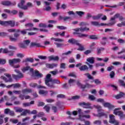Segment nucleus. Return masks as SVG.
<instances>
[{
	"label": "nucleus",
	"mask_w": 125,
	"mask_h": 125,
	"mask_svg": "<svg viewBox=\"0 0 125 125\" xmlns=\"http://www.w3.org/2000/svg\"><path fill=\"white\" fill-rule=\"evenodd\" d=\"M74 31H75L76 32H73V35H78V37L79 38H86L87 37V34H83L82 33H78V32H84V31H88L89 30V28L87 27H80V28H77L76 29H73Z\"/></svg>",
	"instance_id": "1"
},
{
	"label": "nucleus",
	"mask_w": 125,
	"mask_h": 125,
	"mask_svg": "<svg viewBox=\"0 0 125 125\" xmlns=\"http://www.w3.org/2000/svg\"><path fill=\"white\" fill-rule=\"evenodd\" d=\"M52 80L51 78V75L48 74L46 75V78H45V83L48 87L50 88H55V86L53 85L52 83H50Z\"/></svg>",
	"instance_id": "2"
},
{
	"label": "nucleus",
	"mask_w": 125,
	"mask_h": 125,
	"mask_svg": "<svg viewBox=\"0 0 125 125\" xmlns=\"http://www.w3.org/2000/svg\"><path fill=\"white\" fill-rule=\"evenodd\" d=\"M0 25L2 26H11V27H14V26H18L19 25V22H16L15 23V21H0Z\"/></svg>",
	"instance_id": "3"
},
{
	"label": "nucleus",
	"mask_w": 125,
	"mask_h": 125,
	"mask_svg": "<svg viewBox=\"0 0 125 125\" xmlns=\"http://www.w3.org/2000/svg\"><path fill=\"white\" fill-rule=\"evenodd\" d=\"M20 62H21V60L19 58L9 60V64L10 66L13 67V68H19L20 65H19V64L15 65V64H17V63H20Z\"/></svg>",
	"instance_id": "4"
},
{
	"label": "nucleus",
	"mask_w": 125,
	"mask_h": 125,
	"mask_svg": "<svg viewBox=\"0 0 125 125\" xmlns=\"http://www.w3.org/2000/svg\"><path fill=\"white\" fill-rule=\"evenodd\" d=\"M79 106L81 107H83L84 109H90L92 110L93 109V106H90L91 104L89 103H84L83 102H81L79 103Z\"/></svg>",
	"instance_id": "5"
},
{
	"label": "nucleus",
	"mask_w": 125,
	"mask_h": 125,
	"mask_svg": "<svg viewBox=\"0 0 125 125\" xmlns=\"http://www.w3.org/2000/svg\"><path fill=\"white\" fill-rule=\"evenodd\" d=\"M119 110H121L120 108H116L113 111V114L115 115H118L120 117L121 120H123V118H125V114H124V112L122 111H119Z\"/></svg>",
	"instance_id": "6"
},
{
	"label": "nucleus",
	"mask_w": 125,
	"mask_h": 125,
	"mask_svg": "<svg viewBox=\"0 0 125 125\" xmlns=\"http://www.w3.org/2000/svg\"><path fill=\"white\" fill-rule=\"evenodd\" d=\"M7 78L4 76H1L0 79L4 81L5 83H11L13 82L12 78H11V75L8 74H4Z\"/></svg>",
	"instance_id": "7"
},
{
	"label": "nucleus",
	"mask_w": 125,
	"mask_h": 125,
	"mask_svg": "<svg viewBox=\"0 0 125 125\" xmlns=\"http://www.w3.org/2000/svg\"><path fill=\"white\" fill-rule=\"evenodd\" d=\"M1 3V4H2V5H5L6 6H14L16 5V2H11L10 1L8 0L2 1Z\"/></svg>",
	"instance_id": "8"
},
{
	"label": "nucleus",
	"mask_w": 125,
	"mask_h": 125,
	"mask_svg": "<svg viewBox=\"0 0 125 125\" xmlns=\"http://www.w3.org/2000/svg\"><path fill=\"white\" fill-rule=\"evenodd\" d=\"M20 37V34L17 33L14 34V37L12 36H9L10 41L11 42H15L18 41V38Z\"/></svg>",
	"instance_id": "9"
},
{
	"label": "nucleus",
	"mask_w": 125,
	"mask_h": 125,
	"mask_svg": "<svg viewBox=\"0 0 125 125\" xmlns=\"http://www.w3.org/2000/svg\"><path fill=\"white\" fill-rule=\"evenodd\" d=\"M2 53L8 54L9 56H13L14 55V52L13 51H9L7 48L3 49Z\"/></svg>",
	"instance_id": "10"
},
{
	"label": "nucleus",
	"mask_w": 125,
	"mask_h": 125,
	"mask_svg": "<svg viewBox=\"0 0 125 125\" xmlns=\"http://www.w3.org/2000/svg\"><path fill=\"white\" fill-rule=\"evenodd\" d=\"M18 74V75H16L15 74H12V77L13 78V79H14L15 80H16V81H18L19 79H22V78H23L24 77V76L23 75V74H22V73L20 72Z\"/></svg>",
	"instance_id": "11"
},
{
	"label": "nucleus",
	"mask_w": 125,
	"mask_h": 125,
	"mask_svg": "<svg viewBox=\"0 0 125 125\" xmlns=\"http://www.w3.org/2000/svg\"><path fill=\"white\" fill-rule=\"evenodd\" d=\"M29 85L31 87H36V86H37V88H46V87L44 86H42L41 85H38V84H37L36 83H30Z\"/></svg>",
	"instance_id": "12"
},
{
	"label": "nucleus",
	"mask_w": 125,
	"mask_h": 125,
	"mask_svg": "<svg viewBox=\"0 0 125 125\" xmlns=\"http://www.w3.org/2000/svg\"><path fill=\"white\" fill-rule=\"evenodd\" d=\"M26 2L25 0H21V2L18 4V7L21 8V9H23V10H25V5H24V4Z\"/></svg>",
	"instance_id": "13"
},
{
	"label": "nucleus",
	"mask_w": 125,
	"mask_h": 125,
	"mask_svg": "<svg viewBox=\"0 0 125 125\" xmlns=\"http://www.w3.org/2000/svg\"><path fill=\"white\" fill-rule=\"evenodd\" d=\"M68 42L71 43V44H76L77 45L79 43V41L74 38H71L68 40Z\"/></svg>",
	"instance_id": "14"
},
{
	"label": "nucleus",
	"mask_w": 125,
	"mask_h": 125,
	"mask_svg": "<svg viewBox=\"0 0 125 125\" xmlns=\"http://www.w3.org/2000/svg\"><path fill=\"white\" fill-rule=\"evenodd\" d=\"M109 123L110 124H116V123H118V121L115 120V116L113 114L109 115Z\"/></svg>",
	"instance_id": "15"
},
{
	"label": "nucleus",
	"mask_w": 125,
	"mask_h": 125,
	"mask_svg": "<svg viewBox=\"0 0 125 125\" xmlns=\"http://www.w3.org/2000/svg\"><path fill=\"white\" fill-rule=\"evenodd\" d=\"M58 66L57 63H47L46 64V66L47 68H49L50 69H53V68H55Z\"/></svg>",
	"instance_id": "16"
},
{
	"label": "nucleus",
	"mask_w": 125,
	"mask_h": 125,
	"mask_svg": "<svg viewBox=\"0 0 125 125\" xmlns=\"http://www.w3.org/2000/svg\"><path fill=\"white\" fill-rule=\"evenodd\" d=\"M91 25H93V26H105L107 25V24L102 23L100 24H99V22L96 21H91Z\"/></svg>",
	"instance_id": "17"
},
{
	"label": "nucleus",
	"mask_w": 125,
	"mask_h": 125,
	"mask_svg": "<svg viewBox=\"0 0 125 125\" xmlns=\"http://www.w3.org/2000/svg\"><path fill=\"white\" fill-rule=\"evenodd\" d=\"M104 106L105 108H108V109H113V108H114L115 107L113 104H111L109 103H106L104 104Z\"/></svg>",
	"instance_id": "18"
},
{
	"label": "nucleus",
	"mask_w": 125,
	"mask_h": 125,
	"mask_svg": "<svg viewBox=\"0 0 125 125\" xmlns=\"http://www.w3.org/2000/svg\"><path fill=\"white\" fill-rule=\"evenodd\" d=\"M26 28H28L26 29L28 31H33V27L34 26V24L33 23H27L25 25Z\"/></svg>",
	"instance_id": "19"
},
{
	"label": "nucleus",
	"mask_w": 125,
	"mask_h": 125,
	"mask_svg": "<svg viewBox=\"0 0 125 125\" xmlns=\"http://www.w3.org/2000/svg\"><path fill=\"white\" fill-rule=\"evenodd\" d=\"M50 83H53L54 86H55L54 83H56L57 84H60L61 83V82L58 79H52V81H51Z\"/></svg>",
	"instance_id": "20"
},
{
	"label": "nucleus",
	"mask_w": 125,
	"mask_h": 125,
	"mask_svg": "<svg viewBox=\"0 0 125 125\" xmlns=\"http://www.w3.org/2000/svg\"><path fill=\"white\" fill-rule=\"evenodd\" d=\"M21 112V116H27V114H31V111L28 109H23Z\"/></svg>",
	"instance_id": "21"
},
{
	"label": "nucleus",
	"mask_w": 125,
	"mask_h": 125,
	"mask_svg": "<svg viewBox=\"0 0 125 125\" xmlns=\"http://www.w3.org/2000/svg\"><path fill=\"white\" fill-rule=\"evenodd\" d=\"M49 61H51L54 60V61H58L59 60V57L58 56H56L54 57V56H51L48 57Z\"/></svg>",
	"instance_id": "22"
},
{
	"label": "nucleus",
	"mask_w": 125,
	"mask_h": 125,
	"mask_svg": "<svg viewBox=\"0 0 125 125\" xmlns=\"http://www.w3.org/2000/svg\"><path fill=\"white\" fill-rule=\"evenodd\" d=\"M32 89L30 88H26L22 90L21 92L23 94H27V93H32Z\"/></svg>",
	"instance_id": "23"
},
{
	"label": "nucleus",
	"mask_w": 125,
	"mask_h": 125,
	"mask_svg": "<svg viewBox=\"0 0 125 125\" xmlns=\"http://www.w3.org/2000/svg\"><path fill=\"white\" fill-rule=\"evenodd\" d=\"M103 15L102 14H99L96 16H92V18L93 20H99V19L101 18Z\"/></svg>",
	"instance_id": "24"
},
{
	"label": "nucleus",
	"mask_w": 125,
	"mask_h": 125,
	"mask_svg": "<svg viewBox=\"0 0 125 125\" xmlns=\"http://www.w3.org/2000/svg\"><path fill=\"white\" fill-rule=\"evenodd\" d=\"M107 37H103L101 41V44H102V45H105L107 42Z\"/></svg>",
	"instance_id": "25"
},
{
	"label": "nucleus",
	"mask_w": 125,
	"mask_h": 125,
	"mask_svg": "<svg viewBox=\"0 0 125 125\" xmlns=\"http://www.w3.org/2000/svg\"><path fill=\"white\" fill-rule=\"evenodd\" d=\"M34 46H36L37 47H40V46H41L40 43L32 42L30 44V47H34Z\"/></svg>",
	"instance_id": "26"
},
{
	"label": "nucleus",
	"mask_w": 125,
	"mask_h": 125,
	"mask_svg": "<svg viewBox=\"0 0 125 125\" xmlns=\"http://www.w3.org/2000/svg\"><path fill=\"white\" fill-rule=\"evenodd\" d=\"M95 58L94 57H90L87 59L86 61L89 62L90 64H94V60Z\"/></svg>",
	"instance_id": "27"
},
{
	"label": "nucleus",
	"mask_w": 125,
	"mask_h": 125,
	"mask_svg": "<svg viewBox=\"0 0 125 125\" xmlns=\"http://www.w3.org/2000/svg\"><path fill=\"white\" fill-rule=\"evenodd\" d=\"M79 70H80V71H87L88 70V67L87 65H83L79 68Z\"/></svg>",
	"instance_id": "28"
},
{
	"label": "nucleus",
	"mask_w": 125,
	"mask_h": 125,
	"mask_svg": "<svg viewBox=\"0 0 125 125\" xmlns=\"http://www.w3.org/2000/svg\"><path fill=\"white\" fill-rule=\"evenodd\" d=\"M28 7H33V4L31 2H28L24 5V10H27Z\"/></svg>",
	"instance_id": "29"
},
{
	"label": "nucleus",
	"mask_w": 125,
	"mask_h": 125,
	"mask_svg": "<svg viewBox=\"0 0 125 125\" xmlns=\"http://www.w3.org/2000/svg\"><path fill=\"white\" fill-rule=\"evenodd\" d=\"M9 33H14L16 32V33H20V29H9L7 30Z\"/></svg>",
	"instance_id": "30"
},
{
	"label": "nucleus",
	"mask_w": 125,
	"mask_h": 125,
	"mask_svg": "<svg viewBox=\"0 0 125 125\" xmlns=\"http://www.w3.org/2000/svg\"><path fill=\"white\" fill-rule=\"evenodd\" d=\"M35 75L36 77H37V78H42L43 76L42 74L40 73L39 72V71L36 70L35 72Z\"/></svg>",
	"instance_id": "31"
},
{
	"label": "nucleus",
	"mask_w": 125,
	"mask_h": 125,
	"mask_svg": "<svg viewBox=\"0 0 125 125\" xmlns=\"http://www.w3.org/2000/svg\"><path fill=\"white\" fill-rule=\"evenodd\" d=\"M15 110L16 113H22V111H24V109L18 107H15Z\"/></svg>",
	"instance_id": "32"
},
{
	"label": "nucleus",
	"mask_w": 125,
	"mask_h": 125,
	"mask_svg": "<svg viewBox=\"0 0 125 125\" xmlns=\"http://www.w3.org/2000/svg\"><path fill=\"white\" fill-rule=\"evenodd\" d=\"M97 117H104L106 119H107L108 118V115H107V114L104 112H101L98 114Z\"/></svg>",
	"instance_id": "33"
},
{
	"label": "nucleus",
	"mask_w": 125,
	"mask_h": 125,
	"mask_svg": "<svg viewBox=\"0 0 125 125\" xmlns=\"http://www.w3.org/2000/svg\"><path fill=\"white\" fill-rule=\"evenodd\" d=\"M79 46V48L77 49V50H80V51H83V50H84V48L83 47V46L82 45V44L78 42V43L77 44Z\"/></svg>",
	"instance_id": "34"
},
{
	"label": "nucleus",
	"mask_w": 125,
	"mask_h": 125,
	"mask_svg": "<svg viewBox=\"0 0 125 125\" xmlns=\"http://www.w3.org/2000/svg\"><path fill=\"white\" fill-rule=\"evenodd\" d=\"M124 96H125V94L121 92L119 94L115 96V98L116 99H120V98H122L124 97Z\"/></svg>",
	"instance_id": "35"
},
{
	"label": "nucleus",
	"mask_w": 125,
	"mask_h": 125,
	"mask_svg": "<svg viewBox=\"0 0 125 125\" xmlns=\"http://www.w3.org/2000/svg\"><path fill=\"white\" fill-rule=\"evenodd\" d=\"M76 82V80L73 79H70L68 81V83L69 84L70 86H72V85H75L74 83H75V82Z\"/></svg>",
	"instance_id": "36"
},
{
	"label": "nucleus",
	"mask_w": 125,
	"mask_h": 125,
	"mask_svg": "<svg viewBox=\"0 0 125 125\" xmlns=\"http://www.w3.org/2000/svg\"><path fill=\"white\" fill-rule=\"evenodd\" d=\"M84 76L86 77L88 80H93V77L91 76V75H90V74L89 73L84 74Z\"/></svg>",
	"instance_id": "37"
},
{
	"label": "nucleus",
	"mask_w": 125,
	"mask_h": 125,
	"mask_svg": "<svg viewBox=\"0 0 125 125\" xmlns=\"http://www.w3.org/2000/svg\"><path fill=\"white\" fill-rule=\"evenodd\" d=\"M39 94L42 95H46V94H48V92L47 91H45L43 90H40L39 91Z\"/></svg>",
	"instance_id": "38"
},
{
	"label": "nucleus",
	"mask_w": 125,
	"mask_h": 125,
	"mask_svg": "<svg viewBox=\"0 0 125 125\" xmlns=\"http://www.w3.org/2000/svg\"><path fill=\"white\" fill-rule=\"evenodd\" d=\"M24 62H31V63H33V62H34V60L32 58H26L24 61H22L23 63Z\"/></svg>",
	"instance_id": "39"
},
{
	"label": "nucleus",
	"mask_w": 125,
	"mask_h": 125,
	"mask_svg": "<svg viewBox=\"0 0 125 125\" xmlns=\"http://www.w3.org/2000/svg\"><path fill=\"white\" fill-rule=\"evenodd\" d=\"M51 41L53 40L55 41V42H64V40L62 39H60L58 38H51Z\"/></svg>",
	"instance_id": "40"
},
{
	"label": "nucleus",
	"mask_w": 125,
	"mask_h": 125,
	"mask_svg": "<svg viewBox=\"0 0 125 125\" xmlns=\"http://www.w3.org/2000/svg\"><path fill=\"white\" fill-rule=\"evenodd\" d=\"M43 109L45 110L47 113H49V111L50 110V107L47 104L44 106Z\"/></svg>",
	"instance_id": "41"
},
{
	"label": "nucleus",
	"mask_w": 125,
	"mask_h": 125,
	"mask_svg": "<svg viewBox=\"0 0 125 125\" xmlns=\"http://www.w3.org/2000/svg\"><path fill=\"white\" fill-rule=\"evenodd\" d=\"M30 42H31V41L30 40H26L23 41V43L26 45V47L30 44Z\"/></svg>",
	"instance_id": "42"
},
{
	"label": "nucleus",
	"mask_w": 125,
	"mask_h": 125,
	"mask_svg": "<svg viewBox=\"0 0 125 125\" xmlns=\"http://www.w3.org/2000/svg\"><path fill=\"white\" fill-rule=\"evenodd\" d=\"M119 83L121 85V86H123V87H125V81L122 80H119Z\"/></svg>",
	"instance_id": "43"
},
{
	"label": "nucleus",
	"mask_w": 125,
	"mask_h": 125,
	"mask_svg": "<svg viewBox=\"0 0 125 125\" xmlns=\"http://www.w3.org/2000/svg\"><path fill=\"white\" fill-rule=\"evenodd\" d=\"M119 17H120V14H116L113 17L111 18V21L115 20L116 19H117V18H119Z\"/></svg>",
	"instance_id": "44"
},
{
	"label": "nucleus",
	"mask_w": 125,
	"mask_h": 125,
	"mask_svg": "<svg viewBox=\"0 0 125 125\" xmlns=\"http://www.w3.org/2000/svg\"><path fill=\"white\" fill-rule=\"evenodd\" d=\"M116 24V21H111L110 19V22L107 24V26H113V25H115Z\"/></svg>",
	"instance_id": "45"
},
{
	"label": "nucleus",
	"mask_w": 125,
	"mask_h": 125,
	"mask_svg": "<svg viewBox=\"0 0 125 125\" xmlns=\"http://www.w3.org/2000/svg\"><path fill=\"white\" fill-rule=\"evenodd\" d=\"M89 39L91 40H98V38L96 37V35H90L89 36Z\"/></svg>",
	"instance_id": "46"
},
{
	"label": "nucleus",
	"mask_w": 125,
	"mask_h": 125,
	"mask_svg": "<svg viewBox=\"0 0 125 125\" xmlns=\"http://www.w3.org/2000/svg\"><path fill=\"white\" fill-rule=\"evenodd\" d=\"M72 54V51H68L65 53H63L62 54V56H64L65 55H66V56L68 55H70Z\"/></svg>",
	"instance_id": "47"
},
{
	"label": "nucleus",
	"mask_w": 125,
	"mask_h": 125,
	"mask_svg": "<svg viewBox=\"0 0 125 125\" xmlns=\"http://www.w3.org/2000/svg\"><path fill=\"white\" fill-rule=\"evenodd\" d=\"M85 87H88V88L92 87V85H90L88 83H86L85 85H83V89H84V88H85Z\"/></svg>",
	"instance_id": "48"
},
{
	"label": "nucleus",
	"mask_w": 125,
	"mask_h": 125,
	"mask_svg": "<svg viewBox=\"0 0 125 125\" xmlns=\"http://www.w3.org/2000/svg\"><path fill=\"white\" fill-rule=\"evenodd\" d=\"M39 26L40 28H46V27H47V25H46V24L42 23H40Z\"/></svg>",
	"instance_id": "49"
},
{
	"label": "nucleus",
	"mask_w": 125,
	"mask_h": 125,
	"mask_svg": "<svg viewBox=\"0 0 125 125\" xmlns=\"http://www.w3.org/2000/svg\"><path fill=\"white\" fill-rule=\"evenodd\" d=\"M19 46L21 48H27V46L23 43H21L19 44Z\"/></svg>",
	"instance_id": "50"
},
{
	"label": "nucleus",
	"mask_w": 125,
	"mask_h": 125,
	"mask_svg": "<svg viewBox=\"0 0 125 125\" xmlns=\"http://www.w3.org/2000/svg\"><path fill=\"white\" fill-rule=\"evenodd\" d=\"M61 69H66V63L62 62L60 64Z\"/></svg>",
	"instance_id": "51"
},
{
	"label": "nucleus",
	"mask_w": 125,
	"mask_h": 125,
	"mask_svg": "<svg viewBox=\"0 0 125 125\" xmlns=\"http://www.w3.org/2000/svg\"><path fill=\"white\" fill-rule=\"evenodd\" d=\"M117 42L119 43H125V40H124L122 39H117Z\"/></svg>",
	"instance_id": "52"
},
{
	"label": "nucleus",
	"mask_w": 125,
	"mask_h": 125,
	"mask_svg": "<svg viewBox=\"0 0 125 125\" xmlns=\"http://www.w3.org/2000/svg\"><path fill=\"white\" fill-rule=\"evenodd\" d=\"M69 77H72L73 78H77V75H76V73L75 72L70 73L68 75Z\"/></svg>",
	"instance_id": "53"
},
{
	"label": "nucleus",
	"mask_w": 125,
	"mask_h": 125,
	"mask_svg": "<svg viewBox=\"0 0 125 125\" xmlns=\"http://www.w3.org/2000/svg\"><path fill=\"white\" fill-rule=\"evenodd\" d=\"M44 116V113L43 112H40L37 114V117L39 118H42V117H43Z\"/></svg>",
	"instance_id": "54"
},
{
	"label": "nucleus",
	"mask_w": 125,
	"mask_h": 125,
	"mask_svg": "<svg viewBox=\"0 0 125 125\" xmlns=\"http://www.w3.org/2000/svg\"><path fill=\"white\" fill-rule=\"evenodd\" d=\"M57 28L60 29V30H66V29H67L66 27L63 26H57Z\"/></svg>",
	"instance_id": "55"
},
{
	"label": "nucleus",
	"mask_w": 125,
	"mask_h": 125,
	"mask_svg": "<svg viewBox=\"0 0 125 125\" xmlns=\"http://www.w3.org/2000/svg\"><path fill=\"white\" fill-rule=\"evenodd\" d=\"M76 13L79 15V16H83L84 14V12L82 11H76Z\"/></svg>",
	"instance_id": "56"
},
{
	"label": "nucleus",
	"mask_w": 125,
	"mask_h": 125,
	"mask_svg": "<svg viewBox=\"0 0 125 125\" xmlns=\"http://www.w3.org/2000/svg\"><path fill=\"white\" fill-rule=\"evenodd\" d=\"M10 122H11L12 123H13V124H17L19 122L18 119H10Z\"/></svg>",
	"instance_id": "57"
},
{
	"label": "nucleus",
	"mask_w": 125,
	"mask_h": 125,
	"mask_svg": "<svg viewBox=\"0 0 125 125\" xmlns=\"http://www.w3.org/2000/svg\"><path fill=\"white\" fill-rule=\"evenodd\" d=\"M27 31H28V30L27 29H23L21 31H20V32L21 33V35H26V34H27Z\"/></svg>",
	"instance_id": "58"
},
{
	"label": "nucleus",
	"mask_w": 125,
	"mask_h": 125,
	"mask_svg": "<svg viewBox=\"0 0 125 125\" xmlns=\"http://www.w3.org/2000/svg\"><path fill=\"white\" fill-rule=\"evenodd\" d=\"M50 74H52L54 76H55L57 74H58V70L56 69L55 71H52L50 72Z\"/></svg>",
	"instance_id": "59"
},
{
	"label": "nucleus",
	"mask_w": 125,
	"mask_h": 125,
	"mask_svg": "<svg viewBox=\"0 0 125 125\" xmlns=\"http://www.w3.org/2000/svg\"><path fill=\"white\" fill-rule=\"evenodd\" d=\"M114 67L113 65H111L110 66H108L107 68V71H108V72H110L111 71H112V70H113V69H114Z\"/></svg>",
	"instance_id": "60"
},
{
	"label": "nucleus",
	"mask_w": 125,
	"mask_h": 125,
	"mask_svg": "<svg viewBox=\"0 0 125 125\" xmlns=\"http://www.w3.org/2000/svg\"><path fill=\"white\" fill-rule=\"evenodd\" d=\"M54 44H56V45L57 46V47H62V46H63V44L62 43L55 42Z\"/></svg>",
	"instance_id": "61"
},
{
	"label": "nucleus",
	"mask_w": 125,
	"mask_h": 125,
	"mask_svg": "<svg viewBox=\"0 0 125 125\" xmlns=\"http://www.w3.org/2000/svg\"><path fill=\"white\" fill-rule=\"evenodd\" d=\"M38 58H39V59H42V60H45L47 57L46 56H38Z\"/></svg>",
	"instance_id": "62"
},
{
	"label": "nucleus",
	"mask_w": 125,
	"mask_h": 125,
	"mask_svg": "<svg viewBox=\"0 0 125 125\" xmlns=\"http://www.w3.org/2000/svg\"><path fill=\"white\" fill-rule=\"evenodd\" d=\"M17 57H20V58H23L25 55L22 53H19L17 54Z\"/></svg>",
	"instance_id": "63"
},
{
	"label": "nucleus",
	"mask_w": 125,
	"mask_h": 125,
	"mask_svg": "<svg viewBox=\"0 0 125 125\" xmlns=\"http://www.w3.org/2000/svg\"><path fill=\"white\" fill-rule=\"evenodd\" d=\"M58 98H65V95L63 94H59L57 96Z\"/></svg>",
	"instance_id": "64"
}]
</instances>
